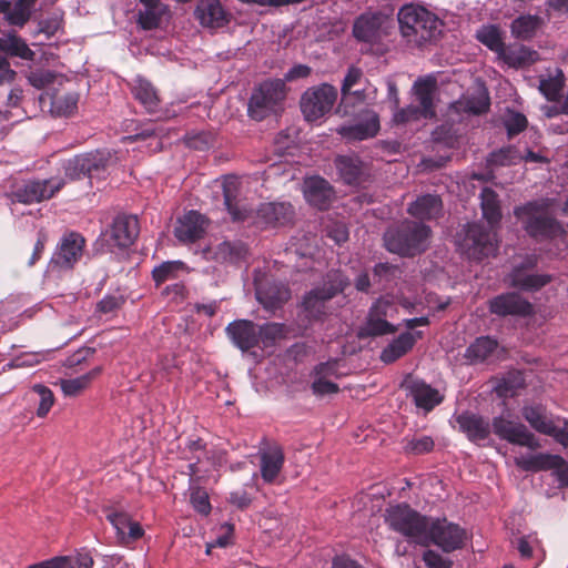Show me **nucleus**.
I'll use <instances>...</instances> for the list:
<instances>
[{"instance_id":"6","label":"nucleus","mask_w":568,"mask_h":568,"mask_svg":"<svg viewBox=\"0 0 568 568\" xmlns=\"http://www.w3.org/2000/svg\"><path fill=\"white\" fill-rule=\"evenodd\" d=\"M399 30L408 41L423 43L440 32V21L435 14L417 4L403 6L397 14Z\"/></svg>"},{"instance_id":"26","label":"nucleus","mask_w":568,"mask_h":568,"mask_svg":"<svg viewBox=\"0 0 568 568\" xmlns=\"http://www.w3.org/2000/svg\"><path fill=\"white\" fill-rule=\"evenodd\" d=\"M521 416L536 432L549 435L555 433V418L540 405H526L521 408Z\"/></svg>"},{"instance_id":"27","label":"nucleus","mask_w":568,"mask_h":568,"mask_svg":"<svg viewBox=\"0 0 568 568\" xmlns=\"http://www.w3.org/2000/svg\"><path fill=\"white\" fill-rule=\"evenodd\" d=\"M203 254L206 260H214L220 263H236L246 255V247L241 242L224 241L215 247H207Z\"/></svg>"},{"instance_id":"35","label":"nucleus","mask_w":568,"mask_h":568,"mask_svg":"<svg viewBox=\"0 0 568 568\" xmlns=\"http://www.w3.org/2000/svg\"><path fill=\"white\" fill-rule=\"evenodd\" d=\"M284 464V454L280 446H272L261 453V475L264 481L272 483Z\"/></svg>"},{"instance_id":"60","label":"nucleus","mask_w":568,"mask_h":568,"mask_svg":"<svg viewBox=\"0 0 568 568\" xmlns=\"http://www.w3.org/2000/svg\"><path fill=\"white\" fill-rule=\"evenodd\" d=\"M517 159L515 150L511 148L500 149L491 152L488 158V163L493 165H509Z\"/></svg>"},{"instance_id":"44","label":"nucleus","mask_w":568,"mask_h":568,"mask_svg":"<svg viewBox=\"0 0 568 568\" xmlns=\"http://www.w3.org/2000/svg\"><path fill=\"white\" fill-rule=\"evenodd\" d=\"M101 368L95 367L89 373L68 379L60 381V387L64 396L74 397L89 387L91 382L100 374Z\"/></svg>"},{"instance_id":"24","label":"nucleus","mask_w":568,"mask_h":568,"mask_svg":"<svg viewBox=\"0 0 568 568\" xmlns=\"http://www.w3.org/2000/svg\"><path fill=\"white\" fill-rule=\"evenodd\" d=\"M79 93L75 91L68 92H44L41 95V101L50 102V112L53 116L67 118L73 115L78 110Z\"/></svg>"},{"instance_id":"17","label":"nucleus","mask_w":568,"mask_h":568,"mask_svg":"<svg viewBox=\"0 0 568 568\" xmlns=\"http://www.w3.org/2000/svg\"><path fill=\"white\" fill-rule=\"evenodd\" d=\"M194 17L202 27L219 29L229 23L231 14L220 0H201L194 10Z\"/></svg>"},{"instance_id":"19","label":"nucleus","mask_w":568,"mask_h":568,"mask_svg":"<svg viewBox=\"0 0 568 568\" xmlns=\"http://www.w3.org/2000/svg\"><path fill=\"white\" fill-rule=\"evenodd\" d=\"M489 310L499 316H527L531 314L532 305L516 293H506L493 298L489 303Z\"/></svg>"},{"instance_id":"21","label":"nucleus","mask_w":568,"mask_h":568,"mask_svg":"<svg viewBox=\"0 0 568 568\" xmlns=\"http://www.w3.org/2000/svg\"><path fill=\"white\" fill-rule=\"evenodd\" d=\"M205 229V217L196 211H190L179 219L174 234L179 241L190 243L201 239Z\"/></svg>"},{"instance_id":"50","label":"nucleus","mask_w":568,"mask_h":568,"mask_svg":"<svg viewBox=\"0 0 568 568\" xmlns=\"http://www.w3.org/2000/svg\"><path fill=\"white\" fill-rule=\"evenodd\" d=\"M36 0H18L14 8L10 10V7L4 11V19L10 24L22 27L30 18L31 10L34 6Z\"/></svg>"},{"instance_id":"38","label":"nucleus","mask_w":568,"mask_h":568,"mask_svg":"<svg viewBox=\"0 0 568 568\" xmlns=\"http://www.w3.org/2000/svg\"><path fill=\"white\" fill-rule=\"evenodd\" d=\"M335 165L341 179L346 184H358L362 181L363 163L357 156L339 155L335 160Z\"/></svg>"},{"instance_id":"11","label":"nucleus","mask_w":568,"mask_h":568,"mask_svg":"<svg viewBox=\"0 0 568 568\" xmlns=\"http://www.w3.org/2000/svg\"><path fill=\"white\" fill-rule=\"evenodd\" d=\"M64 185V181L60 178H51L39 181L31 180L19 185L14 192V199L24 204L41 202L51 199Z\"/></svg>"},{"instance_id":"55","label":"nucleus","mask_w":568,"mask_h":568,"mask_svg":"<svg viewBox=\"0 0 568 568\" xmlns=\"http://www.w3.org/2000/svg\"><path fill=\"white\" fill-rule=\"evenodd\" d=\"M283 333V325L278 323H266L262 326H257L258 342L262 341L264 346L274 343Z\"/></svg>"},{"instance_id":"22","label":"nucleus","mask_w":568,"mask_h":568,"mask_svg":"<svg viewBox=\"0 0 568 568\" xmlns=\"http://www.w3.org/2000/svg\"><path fill=\"white\" fill-rule=\"evenodd\" d=\"M303 193L306 201L320 210L327 209L333 197V189L320 176L307 178L304 181Z\"/></svg>"},{"instance_id":"7","label":"nucleus","mask_w":568,"mask_h":568,"mask_svg":"<svg viewBox=\"0 0 568 568\" xmlns=\"http://www.w3.org/2000/svg\"><path fill=\"white\" fill-rule=\"evenodd\" d=\"M347 284L345 276L341 272H328L324 278L323 286L314 287L304 295L302 308L305 317L312 321L323 320L331 312L329 301L343 292Z\"/></svg>"},{"instance_id":"2","label":"nucleus","mask_w":568,"mask_h":568,"mask_svg":"<svg viewBox=\"0 0 568 568\" xmlns=\"http://www.w3.org/2000/svg\"><path fill=\"white\" fill-rule=\"evenodd\" d=\"M224 204L235 222H252L260 226H280L290 223L294 216L293 206L287 202H270L258 206L253 216V209L240 199L239 180L229 176L223 182Z\"/></svg>"},{"instance_id":"59","label":"nucleus","mask_w":568,"mask_h":568,"mask_svg":"<svg viewBox=\"0 0 568 568\" xmlns=\"http://www.w3.org/2000/svg\"><path fill=\"white\" fill-rule=\"evenodd\" d=\"M62 17L60 13H52L39 22V33H43L47 38L54 36L61 27Z\"/></svg>"},{"instance_id":"5","label":"nucleus","mask_w":568,"mask_h":568,"mask_svg":"<svg viewBox=\"0 0 568 568\" xmlns=\"http://www.w3.org/2000/svg\"><path fill=\"white\" fill-rule=\"evenodd\" d=\"M430 229L420 222L405 220L384 234L385 247L402 256H414L428 247Z\"/></svg>"},{"instance_id":"47","label":"nucleus","mask_w":568,"mask_h":568,"mask_svg":"<svg viewBox=\"0 0 568 568\" xmlns=\"http://www.w3.org/2000/svg\"><path fill=\"white\" fill-rule=\"evenodd\" d=\"M187 266L181 261H166L154 267L152 271L153 280L158 285L178 278L181 273L187 272Z\"/></svg>"},{"instance_id":"8","label":"nucleus","mask_w":568,"mask_h":568,"mask_svg":"<svg viewBox=\"0 0 568 568\" xmlns=\"http://www.w3.org/2000/svg\"><path fill=\"white\" fill-rule=\"evenodd\" d=\"M285 98V84L282 80H267L256 88L248 102V114L256 121L263 120L275 111Z\"/></svg>"},{"instance_id":"48","label":"nucleus","mask_w":568,"mask_h":568,"mask_svg":"<svg viewBox=\"0 0 568 568\" xmlns=\"http://www.w3.org/2000/svg\"><path fill=\"white\" fill-rule=\"evenodd\" d=\"M477 40L489 48L491 51L501 54L504 52V42L499 29L496 26H483L476 32Z\"/></svg>"},{"instance_id":"15","label":"nucleus","mask_w":568,"mask_h":568,"mask_svg":"<svg viewBox=\"0 0 568 568\" xmlns=\"http://www.w3.org/2000/svg\"><path fill=\"white\" fill-rule=\"evenodd\" d=\"M429 544H435L444 551H452L460 548L464 544L465 531L457 525L444 521L429 520Z\"/></svg>"},{"instance_id":"42","label":"nucleus","mask_w":568,"mask_h":568,"mask_svg":"<svg viewBox=\"0 0 568 568\" xmlns=\"http://www.w3.org/2000/svg\"><path fill=\"white\" fill-rule=\"evenodd\" d=\"M144 10L139 11V24L144 30H152L160 26L166 7L160 0H139Z\"/></svg>"},{"instance_id":"23","label":"nucleus","mask_w":568,"mask_h":568,"mask_svg":"<svg viewBox=\"0 0 568 568\" xmlns=\"http://www.w3.org/2000/svg\"><path fill=\"white\" fill-rule=\"evenodd\" d=\"M139 234V222L134 215H119L111 229V240L118 247H129Z\"/></svg>"},{"instance_id":"3","label":"nucleus","mask_w":568,"mask_h":568,"mask_svg":"<svg viewBox=\"0 0 568 568\" xmlns=\"http://www.w3.org/2000/svg\"><path fill=\"white\" fill-rule=\"evenodd\" d=\"M514 215L527 234L537 241H562L566 233L561 225L551 217L548 202L531 201L514 209Z\"/></svg>"},{"instance_id":"51","label":"nucleus","mask_w":568,"mask_h":568,"mask_svg":"<svg viewBox=\"0 0 568 568\" xmlns=\"http://www.w3.org/2000/svg\"><path fill=\"white\" fill-rule=\"evenodd\" d=\"M395 331L394 326L387 322V320L374 314L369 311L367 316V321L364 326L361 328L362 336H378L388 333H393Z\"/></svg>"},{"instance_id":"46","label":"nucleus","mask_w":568,"mask_h":568,"mask_svg":"<svg viewBox=\"0 0 568 568\" xmlns=\"http://www.w3.org/2000/svg\"><path fill=\"white\" fill-rule=\"evenodd\" d=\"M497 347V342L488 336L479 337L471 343L465 353L470 363L485 361Z\"/></svg>"},{"instance_id":"4","label":"nucleus","mask_w":568,"mask_h":568,"mask_svg":"<svg viewBox=\"0 0 568 568\" xmlns=\"http://www.w3.org/2000/svg\"><path fill=\"white\" fill-rule=\"evenodd\" d=\"M429 520L405 503L389 505L384 513V521L390 530L420 546H427Z\"/></svg>"},{"instance_id":"28","label":"nucleus","mask_w":568,"mask_h":568,"mask_svg":"<svg viewBox=\"0 0 568 568\" xmlns=\"http://www.w3.org/2000/svg\"><path fill=\"white\" fill-rule=\"evenodd\" d=\"M106 518L115 529L119 540L122 542L136 540L143 535L141 525L133 521L124 513L111 511L108 513Z\"/></svg>"},{"instance_id":"16","label":"nucleus","mask_w":568,"mask_h":568,"mask_svg":"<svg viewBox=\"0 0 568 568\" xmlns=\"http://www.w3.org/2000/svg\"><path fill=\"white\" fill-rule=\"evenodd\" d=\"M386 18L379 12H366L359 16L353 27V34L358 41L374 43L385 34Z\"/></svg>"},{"instance_id":"52","label":"nucleus","mask_w":568,"mask_h":568,"mask_svg":"<svg viewBox=\"0 0 568 568\" xmlns=\"http://www.w3.org/2000/svg\"><path fill=\"white\" fill-rule=\"evenodd\" d=\"M28 79L32 87L37 89H48L47 92H50L51 87H53L55 83L61 85L64 81L62 75L47 69H38L32 71Z\"/></svg>"},{"instance_id":"29","label":"nucleus","mask_w":568,"mask_h":568,"mask_svg":"<svg viewBox=\"0 0 568 568\" xmlns=\"http://www.w3.org/2000/svg\"><path fill=\"white\" fill-rule=\"evenodd\" d=\"M456 422L459 429L473 442L484 440L490 434L491 425L478 415L463 413L457 416Z\"/></svg>"},{"instance_id":"37","label":"nucleus","mask_w":568,"mask_h":568,"mask_svg":"<svg viewBox=\"0 0 568 568\" xmlns=\"http://www.w3.org/2000/svg\"><path fill=\"white\" fill-rule=\"evenodd\" d=\"M419 336L420 333L413 334L410 332H406L400 334L383 349L381 359L386 364L395 362L413 347L416 338Z\"/></svg>"},{"instance_id":"61","label":"nucleus","mask_w":568,"mask_h":568,"mask_svg":"<svg viewBox=\"0 0 568 568\" xmlns=\"http://www.w3.org/2000/svg\"><path fill=\"white\" fill-rule=\"evenodd\" d=\"M434 448V440L430 436H420L410 439L406 449L413 454L419 455L430 452Z\"/></svg>"},{"instance_id":"34","label":"nucleus","mask_w":568,"mask_h":568,"mask_svg":"<svg viewBox=\"0 0 568 568\" xmlns=\"http://www.w3.org/2000/svg\"><path fill=\"white\" fill-rule=\"evenodd\" d=\"M341 105L345 109V112L348 113L349 108L354 109L362 105H368L374 102L377 90L374 85L367 83L347 91H341Z\"/></svg>"},{"instance_id":"49","label":"nucleus","mask_w":568,"mask_h":568,"mask_svg":"<svg viewBox=\"0 0 568 568\" xmlns=\"http://www.w3.org/2000/svg\"><path fill=\"white\" fill-rule=\"evenodd\" d=\"M540 19L537 16H520L511 22V33L519 39H530L535 34Z\"/></svg>"},{"instance_id":"30","label":"nucleus","mask_w":568,"mask_h":568,"mask_svg":"<svg viewBox=\"0 0 568 568\" xmlns=\"http://www.w3.org/2000/svg\"><path fill=\"white\" fill-rule=\"evenodd\" d=\"M508 281L513 287L526 292H534L550 283L552 276L549 274H530L523 270V267H514L508 275Z\"/></svg>"},{"instance_id":"12","label":"nucleus","mask_w":568,"mask_h":568,"mask_svg":"<svg viewBox=\"0 0 568 568\" xmlns=\"http://www.w3.org/2000/svg\"><path fill=\"white\" fill-rule=\"evenodd\" d=\"M84 247V239L78 233L64 235L50 262L52 270H71L81 258Z\"/></svg>"},{"instance_id":"32","label":"nucleus","mask_w":568,"mask_h":568,"mask_svg":"<svg viewBox=\"0 0 568 568\" xmlns=\"http://www.w3.org/2000/svg\"><path fill=\"white\" fill-rule=\"evenodd\" d=\"M256 298L267 310H274L290 298V291L283 284H272L264 286L262 283H255Z\"/></svg>"},{"instance_id":"45","label":"nucleus","mask_w":568,"mask_h":568,"mask_svg":"<svg viewBox=\"0 0 568 568\" xmlns=\"http://www.w3.org/2000/svg\"><path fill=\"white\" fill-rule=\"evenodd\" d=\"M565 84V75L560 69L550 71L547 77H542L539 82L540 92L549 100L559 99Z\"/></svg>"},{"instance_id":"63","label":"nucleus","mask_w":568,"mask_h":568,"mask_svg":"<svg viewBox=\"0 0 568 568\" xmlns=\"http://www.w3.org/2000/svg\"><path fill=\"white\" fill-rule=\"evenodd\" d=\"M369 311L386 320L388 317L394 316V313L396 312V306L390 301V298L382 297L376 303L373 304Z\"/></svg>"},{"instance_id":"57","label":"nucleus","mask_w":568,"mask_h":568,"mask_svg":"<svg viewBox=\"0 0 568 568\" xmlns=\"http://www.w3.org/2000/svg\"><path fill=\"white\" fill-rule=\"evenodd\" d=\"M367 80L364 78L363 71L357 67H351L343 80L341 91H347L353 88H358L367 84Z\"/></svg>"},{"instance_id":"62","label":"nucleus","mask_w":568,"mask_h":568,"mask_svg":"<svg viewBox=\"0 0 568 568\" xmlns=\"http://www.w3.org/2000/svg\"><path fill=\"white\" fill-rule=\"evenodd\" d=\"M312 389L317 395H329L338 392V386L334 382L327 379L326 377H321L314 375V381L312 383Z\"/></svg>"},{"instance_id":"43","label":"nucleus","mask_w":568,"mask_h":568,"mask_svg":"<svg viewBox=\"0 0 568 568\" xmlns=\"http://www.w3.org/2000/svg\"><path fill=\"white\" fill-rule=\"evenodd\" d=\"M132 92L135 99L139 100L149 112L155 111L159 98L156 91L149 81L138 77L133 82Z\"/></svg>"},{"instance_id":"14","label":"nucleus","mask_w":568,"mask_h":568,"mask_svg":"<svg viewBox=\"0 0 568 568\" xmlns=\"http://www.w3.org/2000/svg\"><path fill=\"white\" fill-rule=\"evenodd\" d=\"M517 465L525 470L551 469L561 486L568 487V462L558 455L539 454L536 456L520 457Z\"/></svg>"},{"instance_id":"33","label":"nucleus","mask_w":568,"mask_h":568,"mask_svg":"<svg viewBox=\"0 0 568 568\" xmlns=\"http://www.w3.org/2000/svg\"><path fill=\"white\" fill-rule=\"evenodd\" d=\"M102 166L101 159L93 154L77 155L64 165L65 175L71 180L80 179Z\"/></svg>"},{"instance_id":"54","label":"nucleus","mask_w":568,"mask_h":568,"mask_svg":"<svg viewBox=\"0 0 568 568\" xmlns=\"http://www.w3.org/2000/svg\"><path fill=\"white\" fill-rule=\"evenodd\" d=\"M32 390L39 396V406L37 408V416L43 418L50 412L53 403L54 396L50 388L42 384H36L32 387Z\"/></svg>"},{"instance_id":"41","label":"nucleus","mask_w":568,"mask_h":568,"mask_svg":"<svg viewBox=\"0 0 568 568\" xmlns=\"http://www.w3.org/2000/svg\"><path fill=\"white\" fill-rule=\"evenodd\" d=\"M92 566L93 559L89 554H78L75 556L54 557L28 568H92Z\"/></svg>"},{"instance_id":"64","label":"nucleus","mask_w":568,"mask_h":568,"mask_svg":"<svg viewBox=\"0 0 568 568\" xmlns=\"http://www.w3.org/2000/svg\"><path fill=\"white\" fill-rule=\"evenodd\" d=\"M123 303L120 295H106L97 305L98 312L102 314H110L116 311Z\"/></svg>"},{"instance_id":"25","label":"nucleus","mask_w":568,"mask_h":568,"mask_svg":"<svg viewBox=\"0 0 568 568\" xmlns=\"http://www.w3.org/2000/svg\"><path fill=\"white\" fill-rule=\"evenodd\" d=\"M436 89V79L430 75L417 79L413 85L415 101L422 111H424V119L435 115L434 99Z\"/></svg>"},{"instance_id":"20","label":"nucleus","mask_w":568,"mask_h":568,"mask_svg":"<svg viewBox=\"0 0 568 568\" xmlns=\"http://www.w3.org/2000/svg\"><path fill=\"white\" fill-rule=\"evenodd\" d=\"M232 343L245 352L258 345L257 325L247 320H237L226 326Z\"/></svg>"},{"instance_id":"39","label":"nucleus","mask_w":568,"mask_h":568,"mask_svg":"<svg viewBox=\"0 0 568 568\" xmlns=\"http://www.w3.org/2000/svg\"><path fill=\"white\" fill-rule=\"evenodd\" d=\"M489 108V97L485 88H479L476 93L464 95L453 104L457 112L481 114Z\"/></svg>"},{"instance_id":"36","label":"nucleus","mask_w":568,"mask_h":568,"mask_svg":"<svg viewBox=\"0 0 568 568\" xmlns=\"http://www.w3.org/2000/svg\"><path fill=\"white\" fill-rule=\"evenodd\" d=\"M442 200L438 195L426 194L416 199L408 206V213L419 220H432L442 212Z\"/></svg>"},{"instance_id":"10","label":"nucleus","mask_w":568,"mask_h":568,"mask_svg":"<svg viewBox=\"0 0 568 568\" xmlns=\"http://www.w3.org/2000/svg\"><path fill=\"white\" fill-rule=\"evenodd\" d=\"M493 433L510 444L537 449L540 447L537 437L521 423L511 420L504 415L493 419Z\"/></svg>"},{"instance_id":"18","label":"nucleus","mask_w":568,"mask_h":568,"mask_svg":"<svg viewBox=\"0 0 568 568\" xmlns=\"http://www.w3.org/2000/svg\"><path fill=\"white\" fill-rule=\"evenodd\" d=\"M6 51L23 59L32 55V51L20 39H0V84L10 83L16 77V72L10 68L7 60Z\"/></svg>"},{"instance_id":"31","label":"nucleus","mask_w":568,"mask_h":568,"mask_svg":"<svg viewBox=\"0 0 568 568\" xmlns=\"http://www.w3.org/2000/svg\"><path fill=\"white\" fill-rule=\"evenodd\" d=\"M378 116L375 113L369 112L364 121L352 125H343L337 129V132L348 140L362 141L373 138L378 132Z\"/></svg>"},{"instance_id":"13","label":"nucleus","mask_w":568,"mask_h":568,"mask_svg":"<svg viewBox=\"0 0 568 568\" xmlns=\"http://www.w3.org/2000/svg\"><path fill=\"white\" fill-rule=\"evenodd\" d=\"M402 387L407 392L416 407L425 413L433 410L444 399V395L438 389L418 378H405Z\"/></svg>"},{"instance_id":"9","label":"nucleus","mask_w":568,"mask_h":568,"mask_svg":"<svg viewBox=\"0 0 568 568\" xmlns=\"http://www.w3.org/2000/svg\"><path fill=\"white\" fill-rule=\"evenodd\" d=\"M337 98L331 84H321L305 91L301 99V110L307 121H316L331 111Z\"/></svg>"},{"instance_id":"56","label":"nucleus","mask_w":568,"mask_h":568,"mask_svg":"<svg viewBox=\"0 0 568 568\" xmlns=\"http://www.w3.org/2000/svg\"><path fill=\"white\" fill-rule=\"evenodd\" d=\"M424 119V111L417 104H410L403 109H395L393 121L396 124H404L410 121Z\"/></svg>"},{"instance_id":"40","label":"nucleus","mask_w":568,"mask_h":568,"mask_svg":"<svg viewBox=\"0 0 568 568\" xmlns=\"http://www.w3.org/2000/svg\"><path fill=\"white\" fill-rule=\"evenodd\" d=\"M187 468L190 474V491L192 506L200 514L207 515L211 510V505L206 490L197 486L199 477H196V475L200 471L197 464L191 463L189 464Z\"/></svg>"},{"instance_id":"53","label":"nucleus","mask_w":568,"mask_h":568,"mask_svg":"<svg viewBox=\"0 0 568 568\" xmlns=\"http://www.w3.org/2000/svg\"><path fill=\"white\" fill-rule=\"evenodd\" d=\"M505 61L513 67H523L530 64L537 60V52L530 51L528 48L521 45L501 53Z\"/></svg>"},{"instance_id":"58","label":"nucleus","mask_w":568,"mask_h":568,"mask_svg":"<svg viewBox=\"0 0 568 568\" xmlns=\"http://www.w3.org/2000/svg\"><path fill=\"white\" fill-rule=\"evenodd\" d=\"M505 125L509 135L520 133L527 126V119L519 112H509L505 119Z\"/></svg>"},{"instance_id":"1","label":"nucleus","mask_w":568,"mask_h":568,"mask_svg":"<svg viewBox=\"0 0 568 568\" xmlns=\"http://www.w3.org/2000/svg\"><path fill=\"white\" fill-rule=\"evenodd\" d=\"M483 216L487 225L469 223L465 227L464 237L458 245L464 254L471 260H481L494 254L498 247L496 230L501 220L498 196L489 187H484L480 193Z\"/></svg>"}]
</instances>
